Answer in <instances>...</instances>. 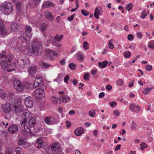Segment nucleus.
<instances>
[{"mask_svg":"<svg viewBox=\"0 0 154 154\" xmlns=\"http://www.w3.org/2000/svg\"><path fill=\"white\" fill-rule=\"evenodd\" d=\"M9 105L11 110H12L17 115H19L23 111L21 106V102L20 100H13L10 102Z\"/></svg>","mask_w":154,"mask_h":154,"instance_id":"1","label":"nucleus"},{"mask_svg":"<svg viewBox=\"0 0 154 154\" xmlns=\"http://www.w3.org/2000/svg\"><path fill=\"white\" fill-rule=\"evenodd\" d=\"M0 11L5 14H10L13 11V7L11 3L7 2L2 4L0 6Z\"/></svg>","mask_w":154,"mask_h":154,"instance_id":"2","label":"nucleus"},{"mask_svg":"<svg viewBox=\"0 0 154 154\" xmlns=\"http://www.w3.org/2000/svg\"><path fill=\"white\" fill-rule=\"evenodd\" d=\"M27 45L26 40L24 38L18 39L16 43L17 47L22 52L26 50Z\"/></svg>","mask_w":154,"mask_h":154,"instance_id":"3","label":"nucleus"},{"mask_svg":"<svg viewBox=\"0 0 154 154\" xmlns=\"http://www.w3.org/2000/svg\"><path fill=\"white\" fill-rule=\"evenodd\" d=\"M31 52L33 53H40L42 51L41 44L38 41L32 43L31 47Z\"/></svg>","mask_w":154,"mask_h":154,"instance_id":"4","label":"nucleus"},{"mask_svg":"<svg viewBox=\"0 0 154 154\" xmlns=\"http://www.w3.org/2000/svg\"><path fill=\"white\" fill-rule=\"evenodd\" d=\"M58 54L55 52L52 51L50 49H46L45 51V55L44 58L46 59L54 60L55 57L57 56Z\"/></svg>","mask_w":154,"mask_h":154,"instance_id":"5","label":"nucleus"},{"mask_svg":"<svg viewBox=\"0 0 154 154\" xmlns=\"http://www.w3.org/2000/svg\"><path fill=\"white\" fill-rule=\"evenodd\" d=\"M1 106L2 111L7 115L11 113L9 103L6 102L4 104H2Z\"/></svg>","mask_w":154,"mask_h":154,"instance_id":"6","label":"nucleus"},{"mask_svg":"<svg viewBox=\"0 0 154 154\" xmlns=\"http://www.w3.org/2000/svg\"><path fill=\"white\" fill-rule=\"evenodd\" d=\"M129 108L131 111L134 112H139L141 109L139 106L134 103H132L130 104Z\"/></svg>","mask_w":154,"mask_h":154,"instance_id":"7","label":"nucleus"},{"mask_svg":"<svg viewBox=\"0 0 154 154\" xmlns=\"http://www.w3.org/2000/svg\"><path fill=\"white\" fill-rule=\"evenodd\" d=\"M34 94L35 95V97L39 99L43 98L45 96V94L44 91L39 89H37L35 90Z\"/></svg>","mask_w":154,"mask_h":154,"instance_id":"8","label":"nucleus"},{"mask_svg":"<svg viewBox=\"0 0 154 154\" xmlns=\"http://www.w3.org/2000/svg\"><path fill=\"white\" fill-rule=\"evenodd\" d=\"M13 85L15 89L18 91H20L23 88V86L20 81L15 80L14 81Z\"/></svg>","mask_w":154,"mask_h":154,"instance_id":"9","label":"nucleus"},{"mask_svg":"<svg viewBox=\"0 0 154 154\" xmlns=\"http://www.w3.org/2000/svg\"><path fill=\"white\" fill-rule=\"evenodd\" d=\"M8 130L10 133L16 134L18 131V127L15 125H11L8 128Z\"/></svg>","mask_w":154,"mask_h":154,"instance_id":"10","label":"nucleus"},{"mask_svg":"<svg viewBox=\"0 0 154 154\" xmlns=\"http://www.w3.org/2000/svg\"><path fill=\"white\" fill-rule=\"evenodd\" d=\"M13 56L12 55L10 54L8 55L4 54H0V59H3V60H6L8 62H10L12 60Z\"/></svg>","mask_w":154,"mask_h":154,"instance_id":"11","label":"nucleus"},{"mask_svg":"<svg viewBox=\"0 0 154 154\" xmlns=\"http://www.w3.org/2000/svg\"><path fill=\"white\" fill-rule=\"evenodd\" d=\"M24 103L26 106L28 108H30L33 106V102L31 97H26Z\"/></svg>","mask_w":154,"mask_h":154,"instance_id":"12","label":"nucleus"},{"mask_svg":"<svg viewBox=\"0 0 154 154\" xmlns=\"http://www.w3.org/2000/svg\"><path fill=\"white\" fill-rule=\"evenodd\" d=\"M32 28L30 26H26L25 28V31L27 33V34H27L25 33L23 34V33H21V35H23V37L26 36V37H28L29 38L30 37L31 35L30 33L32 31Z\"/></svg>","mask_w":154,"mask_h":154,"instance_id":"13","label":"nucleus"},{"mask_svg":"<svg viewBox=\"0 0 154 154\" xmlns=\"http://www.w3.org/2000/svg\"><path fill=\"white\" fill-rule=\"evenodd\" d=\"M7 30L2 20L0 19V34L3 35H6Z\"/></svg>","mask_w":154,"mask_h":154,"instance_id":"14","label":"nucleus"},{"mask_svg":"<svg viewBox=\"0 0 154 154\" xmlns=\"http://www.w3.org/2000/svg\"><path fill=\"white\" fill-rule=\"evenodd\" d=\"M103 12L102 10L99 7H97L95 10L94 14V17L97 19H98L99 17L98 15H101Z\"/></svg>","mask_w":154,"mask_h":154,"instance_id":"15","label":"nucleus"},{"mask_svg":"<svg viewBox=\"0 0 154 154\" xmlns=\"http://www.w3.org/2000/svg\"><path fill=\"white\" fill-rule=\"evenodd\" d=\"M50 146L52 152L54 151L59 152L60 149V145L59 144L56 143H52Z\"/></svg>","mask_w":154,"mask_h":154,"instance_id":"16","label":"nucleus"},{"mask_svg":"<svg viewBox=\"0 0 154 154\" xmlns=\"http://www.w3.org/2000/svg\"><path fill=\"white\" fill-rule=\"evenodd\" d=\"M11 65V63L6 60H2L1 62V66L3 69H7Z\"/></svg>","mask_w":154,"mask_h":154,"instance_id":"17","label":"nucleus"},{"mask_svg":"<svg viewBox=\"0 0 154 154\" xmlns=\"http://www.w3.org/2000/svg\"><path fill=\"white\" fill-rule=\"evenodd\" d=\"M45 17L50 20H53L54 19V16L51 12L48 11H46L45 12Z\"/></svg>","mask_w":154,"mask_h":154,"instance_id":"18","label":"nucleus"},{"mask_svg":"<svg viewBox=\"0 0 154 154\" xmlns=\"http://www.w3.org/2000/svg\"><path fill=\"white\" fill-rule=\"evenodd\" d=\"M84 132V130L81 127L77 128L74 131L75 135L77 136H80Z\"/></svg>","mask_w":154,"mask_h":154,"instance_id":"19","label":"nucleus"},{"mask_svg":"<svg viewBox=\"0 0 154 154\" xmlns=\"http://www.w3.org/2000/svg\"><path fill=\"white\" fill-rule=\"evenodd\" d=\"M37 67L35 66H30L28 68V72L30 75H33L37 71Z\"/></svg>","mask_w":154,"mask_h":154,"instance_id":"20","label":"nucleus"},{"mask_svg":"<svg viewBox=\"0 0 154 154\" xmlns=\"http://www.w3.org/2000/svg\"><path fill=\"white\" fill-rule=\"evenodd\" d=\"M11 29L15 32L18 31L20 28V26L16 23H14L11 25Z\"/></svg>","mask_w":154,"mask_h":154,"instance_id":"21","label":"nucleus"},{"mask_svg":"<svg viewBox=\"0 0 154 154\" xmlns=\"http://www.w3.org/2000/svg\"><path fill=\"white\" fill-rule=\"evenodd\" d=\"M36 123L35 119L34 117H31L29 121L28 124L29 127H33Z\"/></svg>","mask_w":154,"mask_h":154,"instance_id":"22","label":"nucleus"},{"mask_svg":"<svg viewBox=\"0 0 154 154\" xmlns=\"http://www.w3.org/2000/svg\"><path fill=\"white\" fill-rule=\"evenodd\" d=\"M60 98H61V103H66L70 99L69 97L66 95H63Z\"/></svg>","mask_w":154,"mask_h":154,"instance_id":"23","label":"nucleus"},{"mask_svg":"<svg viewBox=\"0 0 154 154\" xmlns=\"http://www.w3.org/2000/svg\"><path fill=\"white\" fill-rule=\"evenodd\" d=\"M77 58L80 61H82L83 60L84 58L83 54L81 52H79L76 54Z\"/></svg>","mask_w":154,"mask_h":154,"instance_id":"24","label":"nucleus"},{"mask_svg":"<svg viewBox=\"0 0 154 154\" xmlns=\"http://www.w3.org/2000/svg\"><path fill=\"white\" fill-rule=\"evenodd\" d=\"M18 143V145L20 146L23 145L24 146L25 145H27V146L29 145V143H27L24 141L23 137H20L19 138Z\"/></svg>","mask_w":154,"mask_h":154,"instance_id":"25","label":"nucleus"},{"mask_svg":"<svg viewBox=\"0 0 154 154\" xmlns=\"http://www.w3.org/2000/svg\"><path fill=\"white\" fill-rule=\"evenodd\" d=\"M108 61L107 60L103 61L102 62H99L98 63L99 67L101 68H103L105 67L107 65Z\"/></svg>","mask_w":154,"mask_h":154,"instance_id":"26","label":"nucleus"},{"mask_svg":"<svg viewBox=\"0 0 154 154\" xmlns=\"http://www.w3.org/2000/svg\"><path fill=\"white\" fill-rule=\"evenodd\" d=\"M54 4L51 2L47 1L44 3L43 5V6L45 8H47L50 7H53Z\"/></svg>","mask_w":154,"mask_h":154,"instance_id":"27","label":"nucleus"},{"mask_svg":"<svg viewBox=\"0 0 154 154\" xmlns=\"http://www.w3.org/2000/svg\"><path fill=\"white\" fill-rule=\"evenodd\" d=\"M51 99L53 102L54 103H61V98H60V97L58 98L54 96H53L52 97Z\"/></svg>","mask_w":154,"mask_h":154,"instance_id":"28","label":"nucleus"},{"mask_svg":"<svg viewBox=\"0 0 154 154\" xmlns=\"http://www.w3.org/2000/svg\"><path fill=\"white\" fill-rule=\"evenodd\" d=\"M16 6L17 13L18 14L21 13L22 11L21 3H20L18 4H16Z\"/></svg>","mask_w":154,"mask_h":154,"instance_id":"29","label":"nucleus"},{"mask_svg":"<svg viewBox=\"0 0 154 154\" xmlns=\"http://www.w3.org/2000/svg\"><path fill=\"white\" fill-rule=\"evenodd\" d=\"M51 118L52 125L57 123L59 122V119L58 117H51Z\"/></svg>","mask_w":154,"mask_h":154,"instance_id":"30","label":"nucleus"},{"mask_svg":"<svg viewBox=\"0 0 154 154\" xmlns=\"http://www.w3.org/2000/svg\"><path fill=\"white\" fill-rule=\"evenodd\" d=\"M40 82V79L38 78H37L33 84V87L34 88H36L38 86L41 84Z\"/></svg>","mask_w":154,"mask_h":154,"instance_id":"31","label":"nucleus"},{"mask_svg":"<svg viewBox=\"0 0 154 154\" xmlns=\"http://www.w3.org/2000/svg\"><path fill=\"white\" fill-rule=\"evenodd\" d=\"M44 121L47 124L49 125H52V123L51 122V117H45L44 119Z\"/></svg>","mask_w":154,"mask_h":154,"instance_id":"32","label":"nucleus"},{"mask_svg":"<svg viewBox=\"0 0 154 154\" xmlns=\"http://www.w3.org/2000/svg\"><path fill=\"white\" fill-rule=\"evenodd\" d=\"M48 26L47 24L45 23H43L41 26V29L42 31H44L46 30Z\"/></svg>","mask_w":154,"mask_h":154,"instance_id":"33","label":"nucleus"},{"mask_svg":"<svg viewBox=\"0 0 154 154\" xmlns=\"http://www.w3.org/2000/svg\"><path fill=\"white\" fill-rule=\"evenodd\" d=\"M16 154H23L22 149L20 147H17L15 149Z\"/></svg>","mask_w":154,"mask_h":154,"instance_id":"34","label":"nucleus"},{"mask_svg":"<svg viewBox=\"0 0 154 154\" xmlns=\"http://www.w3.org/2000/svg\"><path fill=\"white\" fill-rule=\"evenodd\" d=\"M132 4L131 3H130L128 4L126 6L125 9L128 11H129L131 10L132 9Z\"/></svg>","mask_w":154,"mask_h":154,"instance_id":"35","label":"nucleus"},{"mask_svg":"<svg viewBox=\"0 0 154 154\" xmlns=\"http://www.w3.org/2000/svg\"><path fill=\"white\" fill-rule=\"evenodd\" d=\"M21 60L23 62V63L24 65L28 64L29 62V60L26 58H22L21 59Z\"/></svg>","mask_w":154,"mask_h":154,"instance_id":"36","label":"nucleus"},{"mask_svg":"<svg viewBox=\"0 0 154 154\" xmlns=\"http://www.w3.org/2000/svg\"><path fill=\"white\" fill-rule=\"evenodd\" d=\"M27 119L26 117H23V119L21 120L20 124L21 126H24V128H25V125H26V123Z\"/></svg>","mask_w":154,"mask_h":154,"instance_id":"37","label":"nucleus"},{"mask_svg":"<svg viewBox=\"0 0 154 154\" xmlns=\"http://www.w3.org/2000/svg\"><path fill=\"white\" fill-rule=\"evenodd\" d=\"M84 79L87 81H89L90 79V74L88 73H85L83 76Z\"/></svg>","mask_w":154,"mask_h":154,"instance_id":"38","label":"nucleus"},{"mask_svg":"<svg viewBox=\"0 0 154 154\" xmlns=\"http://www.w3.org/2000/svg\"><path fill=\"white\" fill-rule=\"evenodd\" d=\"M41 0H32V2L31 5L34 6L37 5L39 4Z\"/></svg>","mask_w":154,"mask_h":154,"instance_id":"39","label":"nucleus"},{"mask_svg":"<svg viewBox=\"0 0 154 154\" xmlns=\"http://www.w3.org/2000/svg\"><path fill=\"white\" fill-rule=\"evenodd\" d=\"M148 47L151 49H154V41H151L148 44Z\"/></svg>","mask_w":154,"mask_h":154,"instance_id":"40","label":"nucleus"},{"mask_svg":"<svg viewBox=\"0 0 154 154\" xmlns=\"http://www.w3.org/2000/svg\"><path fill=\"white\" fill-rule=\"evenodd\" d=\"M131 53L129 51H125L123 53V55L126 58H129L131 56Z\"/></svg>","mask_w":154,"mask_h":154,"instance_id":"41","label":"nucleus"},{"mask_svg":"<svg viewBox=\"0 0 154 154\" xmlns=\"http://www.w3.org/2000/svg\"><path fill=\"white\" fill-rule=\"evenodd\" d=\"M83 48L85 50L88 49L89 47V44L87 42H83Z\"/></svg>","mask_w":154,"mask_h":154,"instance_id":"42","label":"nucleus"},{"mask_svg":"<svg viewBox=\"0 0 154 154\" xmlns=\"http://www.w3.org/2000/svg\"><path fill=\"white\" fill-rule=\"evenodd\" d=\"M116 84L118 85L121 86L123 84V81L121 79H119L116 82Z\"/></svg>","mask_w":154,"mask_h":154,"instance_id":"43","label":"nucleus"},{"mask_svg":"<svg viewBox=\"0 0 154 154\" xmlns=\"http://www.w3.org/2000/svg\"><path fill=\"white\" fill-rule=\"evenodd\" d=\"M89 114L91 117H94L96 114L95 110H91L89 112Z\"/></svg>","mask_w":154,"mask_h":154,"instance_id":"44","label":"nucleus"},{"mask_svg":"<svg viewBox=\"0 0 154 154\" xmlns=\"http://www.w3.org/2000/svg\"><path fill=\"white\" fill-rule=\"evenodd\" d=\"M137 128V125L134 122H132V124L131 127V129L133 130H136Z\"/></svg>","mask_w":154,"mask_h":154,"instance_id":"45","label":"nucleus"},{"mask_svg":"<svg viewBox=\"0 0 154 154\" xmlns=\"http://www.w3.org/2000/svg\"><path fill=\"white\" fill-rule=\"evenodd\" d=\"M45 152L47 153V154L51 152V146H46L45 147Z\"/></svg>","mask_w":154,"mask_h":154,"instance_id":"46","label":"nucleus"},{"mask_svg":"<svg viewBox=\"0 0 154 154\" xmlns=\"http://www.w3.org/2000/svg\"><path fill=\"white\" fill-rule=\"evenodd\" d=\"M69 66L70 69L73 70H74L75 69L76 65L75 64L71 63L69 64Z\"/></svg>","mask_w":154,"mask_h":154,"instance_id":"47","label":"nucleus"},{"mask_svg":"<svg viewBox=\"0 0 154 154\" xmlns=\"http://www.w3.org/2000/svg\"><path fill=\"white\" fill-rule=\"evenodd\" d=\"M152 88H147L145 89L143 91V93L144 94L147 95L150 91L152 89Z\"/></svg>","mask_w":154,"mask_h":154,"instance_id":"48","label":"nucleus"},{"mask_svg":"<svg viewBox=\"0 0 154 154\" xmlns=\"http://www.w3.org/2000/svg\"><path fill=\"white\" fill-rule=\"evenodd\" d=\"M38 145L42 146L43 145V141L40 138H38L36 141Z\"/></svg>","mask_w":154,"mask_h":154,"instance_id":"49","label":"nucleus"},{"mask_svg":"<svg viewBox=\"0 0 154 154\" xmlns=\"http://www.w3.org/2000/svg\"><path fill=\"white\" fill-rule=\"evenodd\" d=\"M141 149L143 150L144 149L147 147V145L145 143H142L140 144V145Z\"/></svg>","mask_w":154,"mask_h":154,"instance_id":"50","label":"nucleus"},{"mask_svg":"<svg viewBox=\"0 0 154 154\" xmlns=\"http://www.w3.org/2000/svg\"><path fill=\"white\" fill-rule=\"evenodd\" d=\"M81 12L83 15L85 16L88 15L89 14V12L84 9L82 10L81 11Z\"/></svg>","mask_w":154,"mask_h":154,"instance_id":"51","label":"nucleus"},{"mask_svg":"<svg viewBox=\"0 0 154 154\" xmlns=\"http://www.w3.org/2000/svg\"><path fill=\"white\" fill-rule=\"evenodd\" d=\"M152 66L150 65H147L145 67V69L146 71H151L152 70Z\"/></svg>","mask_w":154,"mask_h":154,"instance_id":"52","label":"nucleus"},{"mask_svg":"<svg viewBox=\"0 0 154 154\" xmlns=\"http://www.w3.org/2000/svg\"><path fill=\"white\" fill-rule=\"evenodd\" d=\"M26 128L27 129H26L25 128V131H26L27 133H28L30 135H32L33 134V133L31 131L30 129H28V126L26 127Z\"/></svg>","mask_w":154,"mask_h":154,"instance_id":"53","label":"nucleus"},{"mask_svg":"<svg viewBox=\"0 0 154 154\" xmlns=\"http://www.w3.org/2000/svg\"><path fill=\"white\" fill-rule=\"evenodd\" d=\"M147 16V13L145 12V11H143L141 15L140 16V18L142 19H144L145 17Z\"/></svg>","mask_w":154,"mask_h":154,"instance_id":"54","label":"nucleus"},{"mask_svg":"<svg viewBox=\"0 0 154 154\" xmlns=\"http://www.w3.org/2000/svg\"><path fill=\"white\" fill-rule=\"evenodd\" d=\"M128 40L129 41H132L134 39V36L132 34H129L127 37Z\"/></svg>","mask_w":154,"mask_h":154,"instance_id":"55","label":"nucleus"},{"mask_svg":"<svg viewBox=\"0 0 154 154\" xmlns=\"http://www.w3.org/2000/svg\"><path fill=\"white\" fill-rule=\"evenodd\" d=\"M0 96L2 98H4L6 97V94L4 91H1V93H0Z\"/></svg>","mask_w":154,"mask_h":154,"instance_id":"56","label":"nucleus"},{"mask_svg":"<svg viewBox=\"0 0 154 154\" xmlns=\"http://www.w3.org/2000/svg\"><path fill=\"white\" fill-rule=\"evenodd\" d=\"M112 40L111 39L110 41L109 42V47L111 49H113L114 48V45L111 42V41H112Z\"/></svg>","mask_w":154,"mask_h":154,"instance_id":"57","label":"nucleus"},{"mask_svg":"<svg viewBox=\"0 0 154 154\" xmlns=\"http://www.w3.org/2000/svg\"><path fill=\"white\" fill-rule=\"evenodd\" d=\"M69 77L68 75H66L64 79V82H66L67 84L68 83V81L69 79Z\"/></svg>","mask_w":154,"mask_h":154,"instance_id":"58","label":"nucleus"},{"mask_svg":"<svg viewBox=\"0 0 154 154\" xmlns=\"http://www.w3.org/2000/svg\"><path fill=\"white\" fill-rule=\"evenodd\" d=\"M109 104L111 106L113 107H115L117 105L115 101L110 102Z\"/></svg>","mask_w":154,"mask_h":154,"instance_id":"59","label":"nucleus"},{"mask_svg":"<svg viewBox=\"0 0 154 154\" xmlns=\"http://www.w3.org/2000/svg\"><path fill=\"white\" fill-rule=\"evenodd\" d=\"M42 65L45 68H47L49 67L50 65L47 63H45V62H42Z\"/></svg>","mask_w":154,"mask_h":154,"instance_id":"60","label":"nucleus"},{"mask_svg":"<svg viewBox=\"0 0 154 154\" xmlns=\"http://www.w3.org/2000/svg\"><path fill=\"white\" fill-rule=\"evenodd\" d=\"M75 17V14H73L71 15L70 17H68L67 20L68 21H70L72 20Z\"/></svg>","mask_w":154,"mask_h":154,"instance_id":"61","label":"nucleus"},{"mask_svg":"<svg viewBox=\"0 0 154 154\" xmlns=\"http://www.w3.org/2000/svg\"><path fill=\"white\" fill-rule=\"evenodd\" d=\"M136 35L137 36V37L140 38V39L142 38V34L140 32H138L136 33Z\"/></svg>","mask_w":154,"mask_h":154,"instance_id":"62","label":"nucleus"},{"mask_svg":"<svg viewBox=\"0 0 154 154\" xmlns=\"http://www.w3.org/2000/svg\"><path fill=\"white\" fill-rule=\"evenodd\" d=\"M113 114L116 116H118L119 115V112L117 110H115L113 111Z\"/></svg>","mask_w":154,"mask_h":154,"instance_id":"63","label":"nucleus"},{"mask_svg":"<svg viewBox=\"0 0 154 154\" xmlns=\"http://www.w3.org/2000/svg\"><path fill=\"white\" fill-rule=\"evenodd\" d=\"M75 112L74 110H72L69 111V114L70 115H73L75 114Z\"/></svg>","mask_w":154,"mask_h":154,"instance_id":"64","label":"nucleus"}]
</instances>
